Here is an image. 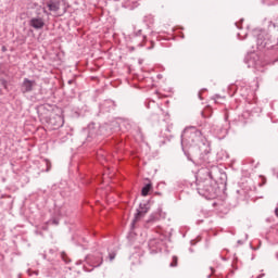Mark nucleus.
Masks as SVG:
<instances>
[{
	"label": "nucleus",
	"mask_w": 278,
	"mask_h": 278,
	"mask_svg": "<svg viewBox=\"0 0 278 278\" xmlns=\"http://www.w3.org/2000/svg\"><path fill=\"white\" fill-rule=\"evenodd\" d=\"M36 86V80H30L28 78H24L22 83V92H31L34 87Z\"/></svg>",
	"instance_id": "obj_1"
},
{
	"label": "nucleus",
	"mask_w": 278,
	"mask_h": 278,
	"mask_svg": "<svg viewBox=\"0 0 278 278\" xmlns=\"http://www.w3.org/2000/svg\"><path fill=\"white\" fill-rule=\"evenodd\" d=\"M29 25L34 29H42V27H45V20L42 17H33L29 21Z\"/></svg>",
	"instance_id": "obj_2"
},
{
	"label": "nucleus",
	"mask_w": 278,
	"mask_h": 278,
	"mask_svg": "<svg viewBox=\"0 0 278 278\" xmlns=\"http://www.w3.org/2000/svg\"><path fill=\"white\" fill-rule=\"evenodd\" d=\"M45 1L50 12H58V10H60V0H45Z\"/></svg>",
	"instance_id": "obj_3"
},
{
	"label": "nucleus",
	"mask_w": 278,
	"mask_h": 278,
	"mask_svg": "<svg viewBox=\"0 0 278 278\" xmlns=\"http://www.w3.org/2000/svg\"><path fill=\"white\" fill-rule=\"evenodd\" d=\"M147 212H148L147 208L140 207V208L137 211V214L135 215L134 223H138V220H140V218H143V216L147 215Z\"/></svg>",
	"instance_id": "obj_4"
},
{
	"label": "nucleus",
	"mask_w": 278,
	"mask_h": 278,
	"mask_svg": "<svg viewBox=\"0 0 278 278\" xmlns=\"http://www.w3.org/2000/svg\"><path fill=\"white\" fill-rule=\"evenodd\" d=\"M151 188H152L151 184H148L146 187H143L141 190L142 197H147L149 194V191L151 190Z\"/></svg>",
	"instance_id": "obj_5"
},
{
	"label": "nucleus",
	"mask_w": 278,
	"mask_h": 278,
	"mask_svg": "<svg viewBox=\"0 0 278 278\" xmlns=\"http://www.w3.org/2000/svg\"><path fill=\"white\" fill-rule=\"evenodd\" d=\"M177 262H178L177 256H173V261H172V263H170V266H172L173 268H175V266H177Z\"/></svg>",
	"instance_id": "obj_6"
},
{
	"label": "nucleus",
	"mask_w": 278,
	"mask_h": 278,
	"mask_svg": "<svg viewBox=\"0 0 278 278\" xmlns=\"http://www.w3.org/2000/svg\"><path fill=\"white\" fill-rule=\"evenodd\" d=\"M109 257H110V261L112 262L113 260H115V257H116V253H110L109 254Z\"/></svg>",
	"instance_id": "obj_7"
},
{
	"label": "nucleus",
	"mask_w": 278,
	"mask_h": 278,
	"mask_svg": "<svg viewBox=\"0 0 278 278\" xmlns=\"http://www.w3.org/2000/svg\"><path fill=\"white\" fill-rule=\"evenodd\" d=\"M46 162H47V166H48L47 170H51V162H49V161H46Z\"/></svg>",
	"instance_id": "obj_8"
},
{
	"label": "nucleus",
	"mask_w": 278,
	"mask_h": 278,
	"mask_svg": "<svg viewBox=\"0 0 278 278\" xmlns=\"http://www.w3.org/2000/svg\"><path fill=\"white\" fill-rule=\"evenodd\" d=\"M52 223H53V225H59L58 219H53Z\"/></svg>",
	"instance_id": "obj_9"
},
{
	"label": "nucleus",
	"mask_w": 278,
	"mask_h": 278,
	"mask_svg": "<svg viewBox=\"0 0 278 278\" xmlns=\"http://www.w3.org/2000/svg\"><path fill=\"white\" fill-rule=\"evenodd\" d=\"M64 125V119H62V117H61V126H63Z\"/></svg>",
	"instance_id": "obj_10"
},
{
	"label": "nucleus",
	"mask_w": 278,
	"mask_h": 278,
	"mask_svg": "<svg viewBox=\"0 0 278 278\" xmlns=\"http://www.w3.org/2000/svg\"><path fill=\"white\" fill-rule=\"evenodd\" d=\"M193 135L197 136V130L193 131Z\"/></svg>",
	"instance_id": "obj_11"
},
{
	"label": "nucleus",
	"mask_w": 278,
	"mask_h": 278,
	"mask_svg": "<svg viewBox=\"0 0 278 278\" xmlns=\"http://www.w3.org/2000/svg\"><path fill=\"white\" fill-rule=\"evenodd\" d=\"M188 134V131L185 132V136Z\"/></svg>",
	"instance_id": "obj_12"
}]
</instances>
